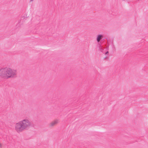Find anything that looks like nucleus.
<instances>
[{"mask_svg": "<svg viewBox=\"0 0 148 148\" xmlns=\"http://www.w3.org/2000/svg\"><path fill=\"white\" fill-rule=\"evenodd\" d=\"M17 74L16 70L9 67L3 68L0 69V77L3 78L8 79L16 77Z\"/></svg>", "mask_w": 148, "mask_h": 148, "instance_id": "f257e3e1", "label": "nucleus"}, {"mask_svg": "<svg viewBox=\"0 0 148 148\" xmlns=\"http://www.w3.org/2000/svg\"><path fill=\"white\" fill-rule=\"evenodd\" d=\"M32 125L29 120L24 119L15 124V130L17 132L20 133L25 130H28L31 126Z\"/></svg>", "mask_w": 148, "mask_h": 148, "instance_id": "f03ea898", "label": "nucleus"}, {"mask_svg": "<svg viewBox=\"0 0 148 148\" xmlns=\"http://www.w3.org/2000/svg\"><path fill=\"white\" fill-rule=\"evenodd\" d=\"M103 37L102 35L101 34H99L97 36V42L99 43L100 40L101 39L103 38Z\"/></svg>", "mask_w": 148, "mask_h": 148, "instance_id": "7ed1b4c3", "label": "nucleus"}, {"mask_svg": "<svg viewBox=\"0 0 148 148\" xmlns=\"http://www.w3.org/2000/svg\"><path fill=\"white\" fill-rule=\"evenodd\" d=\"M58 122V120H56L53 121V122H52L51 124V126H53L55 125V124L57 123Z\"/></svg>", "mask_w": 148, "mask_h": 148, "instance_id": "20e7f679", "label": "nucleus"}, {"mask_svg": "<svg viewBox=\"0 0 148 148\" xmlns=\"http://www.w3.org/2000/svg\"><path fill=\"white\" fill-rule=\"evenodd\" d=\"M100 51L101 52H103V49L101 48H100Z\"/></svg>", "mask_w": 148, "mask_h": 148, "instance_id": "39448f33", "label": "nucleus"}, {"mask_svg": "<svg viewBox=\"0 0 148 148\" xmlns=\"http://www.w3.org/2000/svg\"><path fill=\"white\" fill-rule=\"evenodd\" d=\"M2 147V145L1 143H0V147L1 148Z\"/></svg>", "mask_w": 148, "mask_h": 148, "instance_id": "423d86ee", "label": "nucleus"}, {"mask_svg": "<svg viewBox=\"0 0 148 148\" xmlns=\"http://www.w3.org/2000/svg\"><path fill=\"white\" fill-rule=\"evenodd\" d=\"M108 51H107V52L105 54H108Z\"/></svg>", "mask_w": 148, "mask_h": 148, "instance_id": "0eeeda50", "label": "nucleus"}, {"mask_svg": "<svg viewBox=\"0 0 148 148\" xmlns=\"http://www.w3.org/2000/svg\"><path fill=\"white\" fill-rule=\"evenodd\" d=\"M34 0H30V1H31V2H32V1H33Z\"/></svg>", "mask_w": 148, "mask_h": 148, "instance_id": "6e6552de", "label": "nucleus"}]
</instances>
